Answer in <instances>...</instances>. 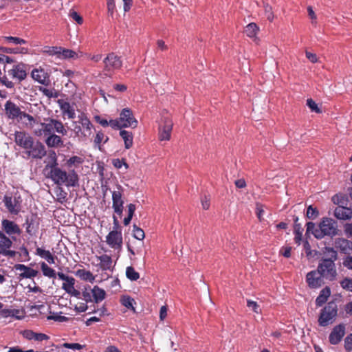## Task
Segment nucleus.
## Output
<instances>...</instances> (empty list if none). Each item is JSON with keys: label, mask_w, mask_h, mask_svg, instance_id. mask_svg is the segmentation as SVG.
<instances>
[{"label": "nucleus", "mask_w": 352, "mask_h": 352, "mask_svg": "<svg viewBox=\"0 0 352 352\" xmlns=\"http://www.w3.org/2000/svg\"><path fill=\"white\" fill-rule=\"evenodd\" d=\"M106 242L110 248L120 251L123 243L122 230H111L109 232L106 236Z\"/></svg>", "instance_id": "12"}, {"label": "nucleus", "mask_w": 352, "mask_h": 352, "mask_svg": "<svg viewBox=\"0 0 352 352\" xmlns=\"http://www.w3.org/2000/svg\"><path fill=\"white\" fill-rule=\"evenodd\" d=\"M343 265L349 270H352V256L349 254L343 259Z\"/></svg>", "instance_id": "60"}, {"label": "nucleus", "mask_w": 352, "mask_h": 352, "mask_svg": "<svg viewBox=\"0 0 352 352\" xmlns=\"http://www.w3.org/2000/svg\"><path fill=\"white\" fill-rule=\"evenodd\" d=\"M45 142L49 148H57L63 144L62 138L55 133L47 136Z\"/></svg>", "instance_id": "26"}, {"label": "nucleus", "mask_w": 352, "mask_h": 352, "mask_svg": "<svg viewBox=\"0 0 352 352\" xmlns=\"http://www.w3.org/2000/svg\"><path fill=\"white\" fill-rule=\"evenodd\" d=\"M343 289L352 292V278H344L341 283Z\"/></svg>", "instance_id": "55"}, {"label": "nucleus", "mask_w": 352, "mask_h": 352, "mask_svg": "<svg viewBox=\"0 0 352 352\" xmlns=\"http://www.w3.org/2000/svg\"><path fill=\"white\" fill-rule=\"evenodd\" d=\"M36 254L45 259L50 264H54L55 263V257L49 250L37 248L36 249Z\"/></svg>", "instance_id": "30"}, {"label": "nucleus", "mask_w": 352, "mask_h": 352, "mask_svg": "<svg viewBox=\"0 0 352 352\" xmlns=\"http://www.w3.org/2000/svg\"><path fill=\"white\" fill-rule=\"evenodd\" d=\"M264 10H265V15L266 18L270 21H272L274 18V13L272 11V8L269 4L265 3L264 4Z\"/></svg>", "instance_id": "52"}, {"label": "nucleus", "mask_w": 352, "mask_h": 352, "mask_svg": "<svg viewBox=\"0 0 352 352\" xmlns=\"http://www.w3.org/2000/svg\"><path fill=\"white\" fill-rule=\"evenodd\" d=\"M2 232L5 234H8L11 239L16 240V237L14 235H20L22 232L20 227L15 222L8 220L3 219L1 221Z\"/></svg>", "instance_id": "13"}, {"label": "nucleus", "mask_w": 352, "mask_h": 352, "mask_svg": "<svg viewBox=\"0 0 352 352\" xmlns=\"http://www.w3.org/2000/svg\"><path fill=\"white\" fill-rule=\"evenodd\" d=\"M117 190L112 192V208L114 212L121 216L124 208V200L122 199L123 187L118 184Z\"/></svg>", "instance_id": "11"}, {"label": "nucleus", "mask_w": 352, "mask_h": 352, "mask_svg": "<svg viewBox=\"0 0 352 352\" xmlns=\"http://www.w3.org/2000/svg\"><path fill=\"white\" fill-rule=\"evenodd\" d=\"M319 214L318 210L316 208H314L312 206H309L307 210V217L308 219H314Z\"/></svg>", "instance_id": "50"}, {"label": "nucleus", "mask_w": 352, "mask_h": 352, "mask_svg": "<svg viewBox=\"0 0 352 352\" xmlns=\"http://www.w3.org/2000/svg\"><path fill=\"white\" fill-rule=\"evenodd\" d=\"M72 131L79 138H87L92 134L94 126L85 113L78 116V120L72 122Z\"/></svg>", "instance_id": "5"}, {"label": "nucleus", "mask_w": 352, "mask_h": 352, "mask_svg": "<svg viewBox=\"0 0 352 352\" xmlns=\"http://www.w3.org/2000/svg\"><path fill=\"white\" fill-rule=\"evenodd\" d=\"M103 63L104 71L108 72L109 75L120 69L122 66L121 58L113 52L107 54L103 60Z\"/></svg>", "instance_id": "9"}, {"label": "nucleus", "mask_w": 352, "mask_h": 352, "mask_svg": "<svg viewBox=\"0 0 352 352\" xmlns=\"http://www.w3.org/2000/svg\"><path fill=\"white\" fill-rule=\"evenodd\" d=\"M21 118H26L29 122H30V125L32 128H34V125L36 124V125H39V123L38 122H37L32 116L25 113V112H23V113L21 114Z\"/></svg>", "instance_id": "53"}, {"label": "nucleus", "mask_w": 352, "mask_h": 352, "mask_svg": "<svg viewBox=\"0 0 352 352\" xmlns=\"http://www.w3.org/2000/svg\"><path fill=\"white\" fill-rule=\"evenodd\" d=\"M47 177L58 186L65 185L67 187H75L78 185V175L74 169L69 170L67 173L56 166L50 168Z\"/></svg>", "instance_id": "3"}, {"label": "nucleus", "mask_w": 352, "mask_h": 352, "mask_svg": "<svg viewBox=\"0 0 352 352\" xmlns=\"http://www.w3.org/2000/svg\"><path fill=\"white\" fill-rule=\"evenodd\" d=\"M345 334V327L344 324H338L333 327L329 337V342L331 344H338Z\"/></svg>", "instance_id": "18"}, {"label": "nucleus", "mask_w": 352, "mask_h": 352, "mask_svg": "<svg viewBox=\"0 0 352 352\" xmlns=\"http://www.w3.org/2000/svg\"><path fill=\"white\" fill-rule=\"evenodd\" d=\"M95 120L101 124L103 127L110 126V120L108 122L106 119L102 118L100 116L94 117Z\"/></svg>", "instance_id": "62"}, {"label": "nucleus", "mask_w": 352, "mask_h": 352, "mask_svg": "<svg viewBox=\"0 0 352 352\" xmlns=\"http://www.w3.org/2000/svg\"><path fill=\"white\" fill-rule=\"evenodd\" d=\"M38 91L49 98L58 97V93L54 89H49L44 87H39Z\"/></svg>", "instance_id": "44"}, {"label": "nucleus", "mask_w": 352, "mask_h": 352, "mask_svg": "<svg viewBox=\"0 0 352 352\" xmlns=\"http://www.w3.org/2000/svg\"><path fill=\"white\" fill-rule=\"evenodd\" d=\"M247 306L252 309L255 313L258 314L261 311L260 306L255 301L248 300Z\"/></svg>", "instance_id": "57"}, {"label": "nucleus", "mask_w": 352, "mask_h": 352, "mask_svg": "<svg viewBox=\"0 0 352 352\" xmlns=\"http://www.w3.org/2000/svg\"><path fill=\"white\" fill-rule=\"evenodd\" d=\"M334 246L336 249L344 254L349 255L352 254V241L347 239L343 237L335 239Z\"/></svg>", "instance_id": "15"}, {"label": "nucleus", "mask_w": 352, "mask_h": 352, "mask_svg": "<svg viewBox=\"0 0 352 352\" xmlns=\"http://www.w3.org/2000/svg\"><path fill=\"white\" fill-rule=\"evenodd\" d=\"M84 162V159L79 156H72L66 161V166L68 168H76Z\"/></svg>", "instance_id": "34"}, {"label": "nucleus", "mask_w": 352, "mask_h": 352, "mask_svg": "<svg viewBox=\"0 0 352 352\" xmlns=\"http://www.w3.org/2000/svg\"><path fill=\"white\" fill-rule=\"evenodd\" d=\"M76 280L72 276H69L65 280V283L62 285V289H64L66 292H70L72 289L74 287Z\"/></svg>", "instance_id": "41"}, {"label": "nucleus", "mask_w": 352, "mask_h": 352, "mask_svg": "<svg viewBox=\"0 0 352 352\" xmlns=\"http://www.w3.org/2000/svg\"><path fill=\"white\" fill-rule=\"evenodd\" d=\"M96 258L98 261H100V263L97 265L99 268L102 271L111 270H112V258L107 254H103L101 256H96Z\"/></svg>", "instance_id": "25"}, {"label": "nucleus", "mask_w": 352, "mask_h": 352, "mask_svg": "<svg viewBox=\"0 0 352 352\" xmlns=\"http://www.w3.org/2000/svg\"><path fill=\"white\" fill-rule=\"evenodd\" d=\"M0 50L3 52L8 53V54H18L23 52V51H27V49L25 48H19L18 47H0Z\"/></svg>", "instance_id": "47"}, {"label": "nucleus", "mask_w": 352, "mask_h": 352, "mask_svg": "<svg viewBox=\"0 0 352 352\" xmlns=\"http://www.w3.org/2000/svg\"><path fill=\"white\" fill-rule=\"evenodd\" d=\"M60 50H62V47L45 46L43 47V52L50 56H56L58 58H60Z\"/></svg>", "instance_id": "35"}, {"label": "nucleus", "mask_w": 352, "mask_h": 352, "mask_svg": "<svg viewBox=\"0 0 352 352\" xmlns=\"http://www.w3.org/2000/svg\"><path fill=\"white\" fill-rule=\"evenodd\" d=\"M48 157L50 158V164H47L46 166H45V168H52V167H54V166H58V162H57V156H56V153L54 151H49V153H48Z\"/></svg>", "instance_id": "43"}, {"label": "nucleus", "mask_w": 352, "mask_h": 352, "mask_svg": "<svg viewBox=\"0 0 352 352\" xmlns=\"http://www.w3.org/2000/svg\"><path fill=\"white\" fill-rule=\"evenodd\" d=\"M4 72L8 73V76L12 80H16L19 82L23 80L27 76L26 65L23 63H19L13 65L12 68L6 70L4 67Z\"/></svg>", "instance_id": "10"}, {"label": "nucleus", "mask_w": 352, "mask_h": 352, "mask_svg": "<svg viewBox=\"0 0 352 352\" xmlns=\"http://www.w3.org/2000/svg\"><path fill=\"white\" fill-rule=\"evenodd\" d=\"M41 268L43 274L48 278H55L56 276V272L54 269L49 267L45 262L41 263Z\"/></svg>", "instance_id": "36"}, {"label": "nucleus", "mask_w": 352, "mask_h": 352, "mask_svg": "<svg viewBox=\"0 0 352 352\" xmlns=\"http://www.w3.org/2000/svg\"><path fill=\"white\" fill-rule=\"evenodd\" d=\"M173 122L170 119L165 118L163 120V124L159 127V139L161 141L169 140L173 129Z\"/></svg>", "instance_id": "14"}, {"label": "nucleus", "mask_w": 352, "mask_h": 352, "mask_svg": "<svg viewBox=\"0 0 352 352\" xmlns=\"http://www.w3.org/2000/svg\"><path fill=\"white\" fill-rule=\"evenodd\" d=\"M126 276L127 278L132 281L137 280L140 278V274L136 272L132 266H129L126 267Z\"/></svg>", "instance_id": "40"}, {"label": "nucleus", "mask_w": 352, "mask_h": 352, "mask_svg": "<svg viewBox=\"0 0 352 352\" xmlns=\"http://www.w3.org/2000/svg\"><path fill=\"white\" fill-rule=\"evenodd\" d=\"M60 58H65V59L66 58L77 59L79 58V56L74 50L62 47V50H60Z\"/></svg>", "instance_id": "38"}, {"label": "nucleus", "mask_w": 352, "mask_h": 352, "mask_svg": "<svg viewBox=\"0 0 352 352\" xmlns=\"http://www.w3.org/2000/svg\"><path fill=\"white\" fill-rule=\"evenodd\" d=\"M12 239L7 236L4 232L0 233V247L5 251H12L10 248L12 245Z\"/></svg>", "instance_id": "31"}, {"label": "nucleus", "mask_w": 352, "mask_h": 352, "mask_svg": "<svg viewBox=\"0 0 352 352\" xmlns=\"http://www.w3.org/2000/svg\"><path fill=\"white\" fill-rule=\"evenodd\" d=\"M333 214L338 219L349 220L352 218V209L338 206L335 208Z\"/></svg>", "instance_id": "23"}, {"label": "nucleus", "mask_w": 352, "mask_h": 352, "mask_svg": "<svg viewBox=\"0 0 352 352\" xmlns=\"http://www.w3.org/2000/svg\"><path fill=\"white\" fill-rule=\"evenodd\" d=\"M82 298L86 301V302H93V293L92 288L89 286L85 287L81 294Z\"/></svg>", "instance_id": "42"}, {"label": "nucleus", "mask_w": 352, "mask_h": 352, "mask_svg": "<svg viewBox=\"0 0 352 352\" xmlns=\"http://www.w3.org/2000/svg\"><path fill=\"white\" fill-rule=\"evenodd\" d=\"M76 275L82 278L83 280H94V276L89 271L85 270H78L76 272Z\"/></svg>", "instance_id": "46"}, {"label": "nucleus", "mask_w": 352, "mask_h": 352, "mask_svg": "<svg viewBox=\"0 0 352 352\" xmlns=\"http://www.w3.org/2000/svg\"><path fill=\"white\" fill-rule=\"evenodd\" d=\"M306 226L307 232H311L317 239H322L325 236L333 238L340 232L337 221L328 217L323 218L318 227L311 221L307 222Z\"/></svg>", "instance_id": "2"}, {"label": "nucleus", "mask_w": 352, "mask_h": 352, "mask_svg": "<svg viewBox=\"0 0 352 352\" xmlns=\"http://www.w3.org/2000/svg\"><path fill=\"white\" fill-rule=\"evenodd\" d=\"M307 105L309 107L311 111L316 112L317 113H321L320 109L318 107V104L315 102V101L313 99H307Z\"/></svg>", "instance_id": "51"}, {"label": "nucleus", "mask_w": 352, "mask_h": 352, "mask_svg": "<svg viewBox=\"0 0 352 352\" xmlns=\"http://www.w3.org/2000/svg\"><path fill=\"white\" fill-rule=\"evenodd\" d=\"M338 315L337 303L332 300L329 302L320 311L318 317V324L321 327H326L333 324Z\"/></svg>", "instance_id": "7"}, {"label": "nucleus", "mask_w": 352, "mask_h": 352, "mask_svg": "<svg viewBox=\"0 0 352 352\" xmlns=\"http://www.w3.org/2000/svg\"><path fill=\"white\" fill-rule=\"evenodd\" d=\"M263 205L261 204L257 203L256 204V214L259 220V221H262L263 220Z\"/></svg>", "instance_id": "54"}, {"label": "nucleus", "mask_w": 352, "mask_h": 352, "mask_svg": "<svg viewBox=\"0 0 352 352\" xmlns=\"http://www.w3.org/2000/svg\"><path fill=\"white\" fill-rule=\"evenodd\" d=\"M138 120L135 118L133 111L129 108L123 109L118 119L110 120V126L116 129L131 127L135 129L138 126Z\"/></svg>", "instance_id": "6"}, {"label": "nucleus", "mask_w": 352, "mask_h": 352, "mask_svg": "<svg viewBox=\"0 0 352 352\" xmlns=\"http://www.w3.org/2000/svg\"><path fill=\"white\" fill-rule=\"evenodd\" d=\"M24 150L26 155L32 159H42L47 153L44 144L34 139Z\"/></svg>", "instance_id": "8"}, {"label": "nucleus", "mask_w": 352, "mask_h": 352, "mask_svg": "<svg viewBox=\"0 0 352 352\" xmlns=\"http://www.w3.org/2000/svg\"><path fill=\"white\" fill-rule=\"evenodd\" d=\"M331 294V290L329 287H326L323 288L320 292L318 296L316 299V305L317 307H321L323 304H324L329 296Z\"/></svg>", "instance_id": "27"}, {"label": "nucleus", "mask_w": 352, "mask_h": 352, "mask_svg": "<svg viewBox=\"0 0 352 352\" xmlns=\"http://www.w3.org/2000/svg\"><path fill=\"white\" fill-rule=\"evenodd\" d=\"M323 257L320 260L318 270L321 275L329 280H334L337 276L335 262L338 258V254L334 248L325 246L322 249Z\"/></svg>", "instance_id": "1"}, {"label": "nucleus", "mask_w": 352, "mask_h": 352, "mask_svg": "<svg viewBox=\"0 0 352 352\" xmlns=\"http://www.w3.org/2000/svg\"><path fill=\"white\" fill-rule=\"evenodd\" d=\"M62 135H66L67 131L65 128L63 123L56 119L48 118L45 119V122H40L37 128L34 129V133L36 136H48L55 133Z\"/></svg>", "instance_id": "4"}, {"label": "nucleus", "mask_w": 352, "mask_h": 352, "mask_svg": "<svg viewBox=\"0 0 352 352\" xmlns=\"http://www.w3.org/2000/svg\"><path fill=\"white\" fill-rule=\"evenodd\" d=\"M344 231L348 238H352V223L344 226Z\"/></svg>", "instance_id": "63"}, {"label": "nucleus", "mask_w": 352, "mask_h": 352, "mask_svg": "<svg viewBox=\"0 0 352 352\" xmlns=\"http://www.w3.org/2000/svg\"><path fill=\"white\" fill-rule=\"evenodd\" d=\"M33 140L34 138L25 131H16L14 133L15 143L23 149H25Z\"/></svg>", "instance_id": "17"}, {"label": "nucleus", "mask_w": 352, "mask_h": 352, "mask_svg": "<svg viewBox=\"0 0 352 352\" xmlns=\"http://www.w3.org/2000/svg\"><path fill=\"white\" fill-rule=\"evenodd\" d=\"M120 135L124 140V147L126 149H129L131 147H132L133 143V136L131 132L126 130H120Z\"/></svg>", "instance_id": "29"}, {"label": "nucleus", "mask_w": 352, "mask_h": 352, "mask_svg": "<svg viewBox=\"0 0 352 352\" xmlns=\"http://www.w3.org/2000/svg\"><path fill=\"white\" fill-rule=\"evenodd\" d=\"M58 103L64 116H67L69 119H74L76 117L75 109L69 102L58 100Z\"/></svg>", "instance_id": "24"}, {"label": "nucleus", "mask_w": 352, "mask_h": 352, "mask_svg": "<svg viewBox=\"0 0 352 352\" xmlns=\"http://www.w3.org/2000/svg\"><path fill=\"white\" fill-rule=\"evenodd\" d=\"M3 202L5 206L11 214H17L20 212L21 206L16 198L13 199L12 197L5 195L3 197Z\"/></svg>", "instance_id": "21"}, {"label": "nucleus", "mask_w": 352, "mask_h": 352, "mask_svg": "<svg viewBox=\"0 0 352 352\" xmlns=\"http://www.w3.org/2000/svg\"><path fill=\"white\" fill-rule=\"evenodd\" d=\"M324 278L318 270H313L309 272L306 276V280L309 287L318 288L323 284Z\"/></svg>", "instance_id": "16"}, {"label": "nucleus", "mask_w": 352, "mask_h": 352, "mask_svg": "<svg viewBox=\"0 0 352 352\" xmlns=\"http://www.w3.org/2000/svg\"><path fill=\"white\" fill-rule=\"evenodd\" d=\"M112 164L113 166L118 169L121 168L123 166H124L125 169L127 170L129 168V164L126 163V160L122 159H113L112 160Z\"/></svg>", "instance_id": "48"}, {"label": "nucleus", "mask_w": 352, "mask_h": 352, "mask_svg": "<svg viewBox=\"0 0 352 352\" xmlns=\"http://www.w3.org/2000/svg\"><path fill=\"white\" fill-rule=\"evenodd\" d=\"M0 82L8 88L14 87V82L8 76V73H5L4 75L1 76V73L0 72Z\"/></svg>", "instance_id": "45"}, {"label": "nucleus", "mask_w": 352, "mask_h": 352, "mask_svg": "<svg viewBox=\"0 0 352 352\" xmlns=\"http://www.w3.org/2000/svg\"><path fill=\"white\" fill-rule=\"evenodd\" d=\"M3 43L13 44L15 45L26 44L27 41L19 37L4 36L2 38Z\"/></svg>", "instance_id": "37"}, {"label": "nucleus", "mask_w": 352, "mask_h": 352, "mask_svg": "<svg viewBox=\"0 0 352 352\" xmlns=\"http://www.w3.org/2000/svg\"><path fill=\"white\" fill-rule=\"evenodd\" d=\"M259 30L258 27L255 23H250L245 28V34L250 38H256Z\"/></svg>", "instance_id": "33"}, {"label": "nucleus", "mask_w": 352, "mask_h": 352, "mask_svg": "<svg viewBox=\"0 0 352 352\" xmlns=\"http://www.w3.org/2000/svg\"><path fill=\"white\" fill-rule=\"evenodd\" d=\"M133 236L138 240H143L145 237L144 232L142 229L133 225Z\"/></svg>", "instance_id": "49"}, {"label": "nucleus", "mask_w": 352, "mask_h": 352, "mask_svg": "<svg viewBox=\"0 0 352 352\" xmlns=\"http://www.w3.org/2000/svg\"><path fill=\"white\" fill-rule=\"evenodd\" d=\"M49 338H50V337L45 333L34 332L33 340H36V341L41 342L43 340H47Z\"/></svg>", "instance_id": "59"}, {"label": "nucleus", "mask_w": 352, "mask_h": 352, "mask_svg": "<svg viewBox=\"0 0 352 352\" xmlns=\"http://www.w3.org/2000/svg\"><path fill=\"white\" fill-rule=\"evenodd\" d=\"M31 75L34 80L42 85L47 86L50 83V74L41 67L34 69Z\"/></svg>", "instance_id": "19"}, {"label": "nucleus", "mask_w": 352, "mask_h": 352, "mask_svg": "<svg viewBox=\"0 0 352 352\" xmlns=\"http://www.w3.org/2000/svg\"><path fill=\"white\" fill-rule=\"evenodd\" d=\"M92 293H93V302L95 303H99L100 302L102 301L105 297H106V292L99 287L98 286L96 285L92 288Z\"/></svg>", "instance_id": "28"}, {"label": "nucleus", "mask_w": 352, "mask_h": 352, "mask_svg": "<svg viewBox=\"0 0 352 352\" xmlns=\"http://www.w3.org/2000/svg\"><path fill=\"white\" fill-rule=\"evenodd\" d=\"M298 217H295L294 219V241L296 243L300 245V241L302 240V231L303 228L301 226L300 223H298Z\"/></svg>", "instance_id": "32"}, {"label": "nucleus", "mask_w": 352, "mask_h": 352, "mask_svg": "<svg viewBox=\"0 0 352 352\" xmlns=\"http://www.w3.org/2000/svg\"><path fill=\"white\" fill-rule=\"evenodd\" d=\"M63 346L72 350L82 349L83 346L78 343H64Z\"/></svg>", "instance_id": "58"}, {"label": "nucleus", "mask_w": 352, "mask_h": 352, "mask_svg": "<svg viewBox=\"0 0 352 352\" xmlns=\"http://www.w3.org/2000/svg\"><path fill=\"white\" fill-rule=\"evenodd\" d=\"M5 113L9 119H16L19 117L21 118L23 111L21 110L14 102L11 100H8L5 103Z\"/></svg>", "instance_id": "20"}, {"label": "nucleus", "mask_w": 352, "mask_h": 352, "mask_svg": "<svg viewBox=\"0 0 352 352\" xmlns=\"http://www.w3.org/2000/svg\"><path fill=\"white\" fill-rule=\"evenodd\" d=\"M120 302L121 304L127 309H131L134 312L135 311V308L133 307V304L135 303V300L133 298H131L129 296H123L121 298Z\"/></svg>", "instance_id": "39"}, {"label": "nucleus", "mask_w": 352, "mask_h": 352, "mask_svg": "<svg viewBox=\"0 0 352 352\" xmlns=\"http://www.w3.org/2000/svg\"><path fill=\"white\" fill-rule=\"evenodd\" d=\"M14 268L16 271H21V273L19 274V277L21 278H32L36 276L38 274L37 270L29 267L23 264H16L14 265Z\"/></svg>", "instance_id": "22"}, {"label": "nucleus", "mask_w": 352, "mask_h": 352, "mask_svg": "<svg viewBox=\"0 0 352 352\" xmlns=\"http://www.w3.org/2000/svg\"><path fill=\"white\" fill-rule=\"evenodd\" d=\"M291 251L292 248L288 246L282 248L280 252L285 258H289L291 256Z\"/></svg>", "instance_id": "64"}, {"label": "nucleus", "mask_w": 352, "mask_h": 352, "mask_svg": "<svg viewBox=\"0 0 352 352\" xmlns=\"http://www.w3.org/2000/svg\"><path fill=\"white\" fill-rule=\"evenodd\" d=\"M344 349L347 352L352 351V333L349 334L344 339Z\"/></svg>", "instance_id": "56"}, {"label": "nucleus", "mask_w": 352, "mask_h": 352, "mask_svg": "<svg viewBox=\"0 0 352 352\" xmlns=\"http://www.w3.org/2000/svg\"><path fill=\"white\" fill-rule=\"evenodd\" d=\"M21 334L22 336H23V338H25V339L28 340H32L34 339V331H33L32 330H24L21 332Z\"/></svg>", "instance_id": "61"}]
</instances>
